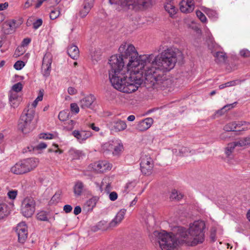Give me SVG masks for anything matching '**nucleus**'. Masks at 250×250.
Segmentation results:
<instances>
[{
	"label": "nucleus",
	"instance_id": "f257e3e1",
	"mask_svg": "<svg viewBox=\"0 0 250 250\" xmlns=\"http://www.w3.org/2000/svg\"><path fill=\"white\" fill-rule=\"evenodd\" d=\"M205 223L199 220L190 225L188 231L183 227H179L176 235L167 233L165 231H155L153 236L156 238L162 250H173L178 243H185L189 246H195L204 240Z\"/></svg>",
	"mask_w": 250,
	"mask_h": 250
},
{
	"label": "nucleus",
	"instance_id": "f03ea898",
	"mask_svg": "<svg viewBox=\"0 0 250 250\" xmlns=\"http://www.w3.org/2000/svg\"><path fill=\"white\" fill-rule=\"evenodd\" d=\"M122 59L117 56H111L108 63L110 66L109 70V78L113 87L116 89L126 93H131L136 91L142 84V80L127 67L123 66Z\"/></svg>",
	"mask_w": 250,
	"mask_h": 250
},
{
	"label": "nucleus",
	"instance_id": "7ed1b4c3",
	"mask_svg": "<svg viewBox=\"0 0 250 250\" xmlns=\"http://www.w3.org/2000/svg\"><path fill=\"white\" fill-rule=\"evenodd\" d=\"M148 55L152 56L149 62L143 64L142 68L136 66L133 69L132 71H134L137 75H140L139 77L142 79V84L147 89L164 87L167 81L164 72L160 69L159 66L153 64L154 55Z\"/></svg>",
	"mask_w": 250,
	"mask_h": 250
},
{
	"label": "nucleus",
	"instance_id": "20e7f679",
	"mask_svg": "<svg viewBox=\"0 0 250 250\" xmlns=\"http://www.w3.org/2000/svg\"><path fill=\"white\" fill-rule=\"evenodd\" d=\"M119 51L120 55L112 56H117L118 59H122L121 62H123V66H124V64L128 61L126 67L128 70H133L137 66L141 67L140 68L143 67V64L149 62L152 57V55L148 54L139 56L134 46L126 42L120 45Z\"/></svg>",
	"mask_w": 250,
	"mask_h": 250
},
{
	"label": "nucleus",
	"instance_id": "39448f33",
	"mask_svg": "<svg viewBox=\"0 0 250 250\" xmlns=\"http://www.w3.org/2000/svg\"><path fill=\"white\" fill-rule=\"evenodd\" d=\"M179 57L183 58L182 53L178 49L168 48L157 56H154L153 64L159 66L164 72L169 71L174 67Z\"/></svg>",
	"mask_w": 250,
	"mask_h": 250
},
{
	"label": "nucleus",
	"instance_id": "423d86ee",
	"mask_svg": "<svg viewBox=\"0 0 250 250\" xmlns=\"http://www.w3.org/2000/svg\"><path fill=\"white\" fill-rule=\"evenodd\" d=\"M111 4H118L122 9L137 10L140 7L147 8L152 6V0H109Z\"/></svg>",
	"mask_w": 250,
	"mask_h": 250
},
{
	"label": "nucleus",
	"instance_id": "0eeeda50",
	"mask_svg": "<svg viewBox=\"0 0 250 250\" xmlns=\"http://www.w3.org/2000/svg\"><path fill=\"white\" fill-rule=\"evenodd\" d=\"M35 111L33 109L25 108L20 118L18 124L19 129L23 134L30 132L34 128L32 121L34 119Z\"/></svg>",
	"mask_w": 250,
	"mask_h": 250
},
{
	"label": "nucleus",
	"instance_id": "6e6552de",
	"mask_svg": "<svg viewBox=\"0 0 250 250\" xmlns=\"http://www.w3.org/2000/svg\"><path fill=\"white\" fill-rule=\"evenodd\" d=\"M38 159L31 158L17 163V174H22L33 169L38 165Z\"/></svg>",
	"mask_w": 250,
	"mask_h": 250
},
{
	"label": "nucleus",
	"instance_id": "1a4fd4ad",
	"mask_svg": "<svg viewBox=\"0 0 250 250\" xmlns=\"http://www.w3.org/2000/svg\"><path fill=\"white\" fill-rule=\"evenodd\" d=\"M36 202L33 198L27 197L21 203V212L26 217H30L35 211Z\"/></svg>",
	"mask_w": 250,
	"mask_h": 250
},
{
	"label": "nucleus",
	"instance_id": "9d476101",
	"mask_svg": "<svg viewBox=\"0 0 250 250\" xmlns=\"http://www.w3.org/2000/svg\"><path fill=\"white\" fill-rule=\"evenodd\" d=\"M140 168L142 173L146 175H149L152 173L153 168V163L152 158L148 155H142L140 159Z\"/></svg>",
	"mask_w": 250,
	"mask_h": 250
},
{
	"label": "nucleus",
	"instance_id": "9b49d317",
	"mask_svg": "<svg viewBox=\"0 0 250 250\" xmlns=\"http://www.w3.org/2000/svg\"><path fill=\"white\" fill-rule=\"evenodd\" d=\"M72 134L81 144L84 143L88 138L92 136V133L90 131L83 129L74 130L72 131Z\"/></svg>",
	"mask_w": 250,
	"mask_h": 250
},
{
	"label": "nucleus",
	"instance_id": "f8f14e48",
	"mask_svg": "<svg viewBox=\"0 0 250 250\" xmlns=\"http://www.w3.org/2000/svg\"><path fill=\"white\" fill-rule=\"evenodd\" d=\"M17 233L19 243L23 244L27 238V227L25 222H21L17 226Z\"/></svg>",
	"mask_w": 250,
	"mask_h": 250
},
{
	"label": "nucleus",
	"instance_id": "ddd939ff",
	"mask_svg": "<svg viewBox=\"0 0 250 250\" xmlns=\"http://www.w3.org/2000/svg\"><path fill=\"white\" fill-rule=\"evenodd\" d=\"M52 58L50 54H45L43 58L42 72L45 76H48L51 70Z\"/></svg>",
	"mask_w": 250,
	"mask_h": 250
},
{
	"label": "nucleus",
	"instance_id": "4468645a",
	"mask_svg": "<svg viewBox=\"0 0 250 250\" xmlns=\"http://www.w3.org/2000/svg\"><path fill=\"white\" fill-rule=\"evenodd\" d=\"M94 0H84L83 3L80 9L79 15L83 18L87 16L93 6Z\"/></svg>",
	"mask_w": 250,
	"mask_h": 250
},
{
	"label": "nucleus",
	"instance_id": "2eb2a0df",
	"mask_svg": "<svg viewBox=\"0 0 250 250\" xmlns=\"http://www.w3.org/2000/svg\"><path fill=\"white\" fill-rule=\"evenodd\" d=\"M112 165L106 161H101L94 164L93 168L100 173H104L111 169Z\"/></svg>",
	"mask_w": 250,
	"mask_h": 250
},
{
	"label": "nucleus",
	"instance_id": "dca6fc26",
	"mask_svg": "<svg viewBox=\"0 0 250 250\" xmlns=\"http://www.w3.org/2000/svg\"><path fill=\"white\" fill-rule=\"evenodd\" d=\"M194 9L193 0H182L180 3V9L182 13H190Z\"/></svg>",
	"mask_w": 250,
	"mask_h": 250
},
{
	"label": "nucleus",
	"instance_id": "f3484780",
	"mask_svg": "<svg viewBox=\"0 0 250 250\" xmlns=\"http://www.w3.org/2000/svg\"><path fill=\"white\" fill-rule=\"evenodd\" d=\"M95 100V97L93 95L90 94L80 100V105L81 108L83 109L87 108H92L93 104Z\"/></svg>",
	"mask_w": 250,
	"mask_h": 250
},
{
	"label": "nucleus",
	"instance_id": "a211bd4d",
	"mask_svg": "<svg viewBox=\"0 0 250 250\" xmlns=\"http://www.w3.org/2000/svg\"><path fill=\"white\" fill-rule=\"evenodd\" d=\"M126 210L123 208L117 213L115 218L109 223V227L114 228L116 227L124 218Z\"/></svg>",
	"mask_w": 250,
	"mask_h": 250
},
{
	"label": "nucleus",
	"instance_id": "6ab92c4d",
	"mask_svg": "<svg viewBox=\"0 0 250 250\" xmlns=\"http://www.w3.org/2000/svg\"><path fill=\"white\" fill-rule=\"evenodd\" d=\"M153 120L151 118H147L140 121L137 125L136 128L140 131H144L148 129L152 125Z\"/></svg>",
	"mask_w": 250,
	"mask_h": 250
},
{
	"label": "nucleus",
	"instance_id": "aec40b11",
	"mask_svg": "<svg viewBox=\"0 0 250 250\" xmlns=\"http://www.w3.org/2000/svg\"><path fill=\"white\" fill-rule=\"evenodd\" d=\"M16 28V22L14 20L4 22L2 25V31L5 34L13 33Z\"/></svg>",
	"mask_w": 250,
	"mask_h": 250
},
{
	"label": "nucleus",
	"instance_id": "412c9836",
	"mask_svg": "<svg viewBox=\"0 0 250 250\" xmlns=\"http://www.w3.org/2000/svg\"><path fill=\"white\" fill-rule=\"evenodd\" d=\"M110 125L116 132L124 130L127 127L125 122L120 119L113 121L110 123Z\"/></svg>",
	"mask_w": 250,
	"mask_h": 250
},
{
	"label": "nucleus",
	"instance_id": "4be33fe9",
	"mask_svg": "<svg viewBox=\"0 0 250 250\" xmlns=\"http://www.w3.org/2000/svg\"><path fill=\"white\" fill-rule=\"evenodd\" d=\"M67 53L71 58L76 60L79 56V48L74 44H70L68 47Z\"/></svg>",
	"mask_w": 250,
	"mask_h": 250
},
{
	"label": "nucleus",
	"instance_id": "5701e85b",
	"mask_svg": "<svg viewBox=\"0 0 250 250\" xmlns=\"http://www.w3.org/2000/svg\"><path fill=\"white\" fill-rule=\"evenodd\" d=\"M29 54H25L22 58V60H17L16 69L17 70H21L25 65L29 58Z\"/></svg>",
	"mask_w": 250,
	"mask_h": 250
},
{
	"label": "nucleus",
	"instance_id": "b1692460",
	"mask_svg": "<svg viewBox=\"0 0 250 250\" xmlns=\"http://www.w3.org/2000/svg\"><path fill=\"white\" fill-rule=\"evenodd\" d=\"M124 150V146L122 144L118 143L113 144V148H112V154L115 156H119Z\"/></svg>",
	"mask_w": 250,
	"mask_h": 250
},
{
	"label": "nucleus",
	"instance_id": "393cba45",
	"mask_svg": "<svg viewBox=\"0 0 250 250\" xmlns=\"http://www.w3.org/2000/svg\"><path fill=\"white\" fill-rule=\"evenodd\" d=\"M16 92V84H14L11 88L9 94V103L12 107L15 108V104L16 103V94H14L13 92Z\"/></svg>",
	"mask_w": 250,
	"mask_h": 250
},
{
	"label": "nucleus",
	"instance_id": "a878e982",
	"mask_svg": "<svg viewBox=\"0 0 250 250\" xmlns=\"http://www.w3.org/2000/svg\"><path fill=\"white\" fill-rule=\"evenodd\" d=\"M215 57V61L217 63H221L225 62L227 59L226 54L222 52H217L213 54Z\"/></svg>",
	"mask_w": 250,
	"mask_h": 250
},
{
	"label": "nucleus",
	"instance_id": "bb28decb",
	"mask_svg": "<svg viewBox=\"0 0 250 250\" xmlns=\"http://www.w3.org/2000/svg\"><path fill=\"white\" fill-rule=\"evenodd\" d=\"M83 184L81 181L77 182L74 186V194L77 196L81 195L83 192Z\"/></svg>",
	"mask_w": 250,
	"mask_h": 250
},
{
	"label": "nucleus",
	"instance_id": "cd10ccee",
	"mask_svg": "<svg viewBox=\"0 0 250 250\" xmlns=\"http://www.w3.org/2000/svg\"><path fill=\"white\" fill-rule=\"evenodd\" d=\"M236 146L243 147L250 145V137H247L241 138L235 141Z\"/></svg>",
	"mask_w": 250,
	"mask_h": 250
},
{
	"label": "nucleus",
	"instance_id": "c85d7f7f",
	"mask_svg": "<svg viewBox=\"0 0 250 250\" xmlns=\"http://www.w3.org/2000/svg\"><path fill=\"white\" fill-rule=\"evenodd\" d=\"M226 131H237V123L235 122H231L226 125L223 128Z\"/></svg>",
	"mask_w": 250,
	"mask_h": 250
},
{
	"label": "nucleus",
	"instance_id": "c756f323",
	"mask_svg": "<svg viewBox=\"0 0 250 250\" xmlns=\"http://www.w3.org/2000/svg\"><path fill=\"white\" fill-rule=\"evenodd\" d=\"M237 131H245L250 129V123L245 121L237 122Z\"/></svg>",
	"mask_w": 250,
	"mask_h": 250
},
{
	"label": "nucleus",
	"instance_id": "7c9ffc66",
	"mask_svg": "<svg viewBox=\"0 0 250 250\" xmlns=\"http://www.w3.org/2000/svg\"><path fill=\"white\" fill-rule=\"evenodd\" d=\"M165 9L171 17L175 15L176 13L175 7L171 3L170 1L167 2L165 4Z\"/></svg>",
	"mask_w": 250,
	"mask_h": 250
},
{
	"label": "nucleus",
	"instance_id": "2f4dec72",
	"mask_svg": "<svg viewBox=\"0 0 250 250\" xmlns=\"http://www.w3.org/2000/svg\"><path fill=\"white\" fill-rule=\"evenodd\" d=\"M237 146L234 142L228 144L225 148V153L227 157H230L235 147Z\"/></svg>",
	"mask_w": 250,
	"mask_h": 250
},
{
	"label": "nucleus",
	"instance_id": "473e14b6",
	"mask_svg": "<svg viewBox=\"0 0 250 250\" xmlns=\"http://www.w3.org/2000/svg\"><path fill=\"white\" fill-rule=\"evenodd\" d=\"M31 41V39L29 38H25L22 40V41L21 42V46H19L18 47V49L19 50H20V49H21L22 52H21V53H20V54L17 53V57L20 56L23 53V52H25V50H24V48H23L24 47L27 46L30 43Z\"/></svg>",
	"mask_w": 250,
	"mask_h": 250
},
{
	"label": "nucleus",
	"instance_id": "72a5a7b5",
	"mask_svg": "<svg viewBox=\"0 0 250 250\" xmlns=\"http://www.w3.org/2000/svg\"><path fill=\"white\" fill-rule=\"evenodd\" d=\"M237 104V102H234L231 104H228L225 105L223 107H222L221 109L218 110L216 112V114H219V115H222L225 113L227 111L233 108L234 107V105Z\"/></svg>",
	"mask_w": 250,
	"mask_h": 250
},
{
	"label": "nucleus",
	"instance_id": "f704fd0d",
	"mask_svg": "<svg viewBox=\"0 0 250 250\" xmlns=\"http://www.w3.org/2000/svg\"><path fill=\"white\" fill-rule=\"evenodd\" d=\"M62 194L61 190H58L51 198L49 203L50 204H56L61 200V195Z\"/></svg>",
	"mask_w": 250,
	"mask_h": 250
},
{
	"label": "nucleus",
	"instance_id": "c9c22d12",
	"mask_svg": "<svg viewBox=\"0 0 250 250\" xmlns=\"http://www.w3.org/2000/svg\"><path fill=\"white\" fill-rule=\"evenodd\" d=\"M48 213L45 211H41L37 214V219L38 220L42 221H48Z\"/></svg>",
	"mask_w": 250,
	"mask_h": 250
},
{
	"label": "nucleus",
	"instance_id": "e433bc0d",
	"mask_svg": "<svg viewBox=\"0 0 250 250\" xmlns=\"http://www.w3.org/2000/svg\"><path fill=\"white\" fill-rule=\"evenodd\" d=\"M183 197V195L179 192L177 190L173 189L172 190L171 195L170 196V198L171 200H175L179 201L181 200Z\"/></svg>",
	"mask_w": 250,
	"mask_h": 250
},
{
	"label": "nucleus",
	"instance_id": "4c0bfd02",
	"mask_svg": "<svg viewBox=\"0 0 250 250\" xmlns=\"http://www.w3.org/2000/svg\"><path fill=\"white\" fill-rule=\"evenodd\" d=\"M191 151L189 149L186 147H182L178 151V153L177 155L181 157H186L188 156Z\"/></svg>",
	"mask_w": 250,
	"mask_h": 250
},
{
	"label": "nucleus",
	"instance_id": "58836bf2",
	"mask_svg": "<svg viewBox=\"0 0 250 250\" xmlns=\"http://www.w3.org/2000/svg\"><path fill=\"white\" fill-rule=\"evenodd\" d=\"M58 118L61 121H66L69 118V112L68 110H63L60 112Z\"/></svg>",
	"mask_w": 250,
	"mask_h": 250
},
{
	"label": "nucleus",
	"instance_id": "ea45409f",
	"mask_svg": "<svg viewBox=\"0 0 250 250\" xmlns=\"http://www.w3.org/2000/svg\"><path fill=\"white\" fill-rule=\"evenodd\" d=\"M112 148H113V144L109 142L106 143L102 146V150L104 152H112Z\"/></svg>",
	"mask_w": 250,
	"mask_h": 250
},
{
	"label": "nucleus",
	"instance_id": "a19ab883",
	"mask_svg": "<svg viewBox=\"0 0 250 250\" xmlns=\"http://www.w3.org/2000/svg\"><path fill=\"white\" fill-rule=\"evenodd\" d=\"M237 81V80L227 82L225 83L220 84L219 86V88L220 89H223L226 87L234 86V85H236Z\"/></svg>",
	"mask_w": 250,
	"mask_h": 250
},
{
	"label": "nucleus",
	"instance_id": "79ce46f5",
	"mask_svg": "<svg viewBox=\"0 0 250 250\" xmlns=\"http://www.w3.org/2000/svg\"><path fill=\"white\" fill-rule=\"evenodd\" d=\"M60 14V10L58 8L52 10L50 13V18L51 20L57 19Z\"/></svg>",
	"mask_w": 250,
	"mask_h": 250
},
{
	"label": "nucleus",
	"instance_id": "37998d69",
	"mask_svg": "<svg viewBox=\"0 0 250 250\" xmlns=\"http://www.w3.org/2000/svg\"><path fill=\"white\" fill-rule=\"evenodd\" d=\"M6 206L4 204H0V219L6 215Z\"/></svg>",
	"mask_w": 250,
	"mask_h": 250
},
{
	"label": "nucleus",
	"instance_id": "c03bdc74",
	"mask_svg": "<svg viewBox=\"0 0 250 250\" xmlns=\"http://www.w3.org/2000/svg\"><path fill=\"white\" fill-rule=\"evenodd\" d=\"M197 16L202 22H206L207 18L205 15L200 10H197L196 12Z\"/></svg>",
	"mask_w": 250,
	"mask_h": 250
},
{
	"label": "nucleus",
	"instance_id": "a18cd8bd",
	"mask_svg": "<svg viewBox=\"0 0 250 250\" xmlns=\"http://www.w3.org/2000/svg\"><path fill=\"white\" fill-rule=\"evenodd\" d=\"M42 24V20L41 19H38L33 23V28L36 30L38 29Z\"/></svg>",
	"mask_w": 250,
	"mask_h": 250
},
{
	"label": "nucleus",
	"instance_id": "49530a36",
	"mask_svg": "<svg viewBox=\"0 0 250 250\" xmlns=\"http://www.w3.org/2000/svg\"><path fill=\"white\" fill-rule=\"evenodd\" d=\"M69 153L71 155H73V159H78L81 153V152L75 149H72L69 151Z\"/></svg>",
	"mask_w": 250,
	"mask_h": 250
},
{
	"label": "nucleus",
	"instance_id": "de8ad7c7",
	"mask_svg": "<svg viewBox=\"0 0 250 250\" xmlns=\"http://www.w3.org/2000/svg\"><path fill=\"white\" fill-rule=\"evenodd\" d=\"M54 135L51 133H41L39 134V138L43 139H51Z\"/></svg>",
	"mask_w": 250,
	"mask_h": 250
},
{
	"label": "nucleus",
	"instance_id": "09e8293b",
	"mask_svg": "<svg viewBox=\"0 0 250 250\" xmlns=\"http://www.w3.org/2000/svg\"><path fill=\"white\" fill-rule=\"evenodd\" d=\"M70 109L72 112L77 114L79 112V107L77 104L72 103L70 104Z\"/></svg>",
	"mask_w": 250,
	"mask_h": 250
},
{
	"label": "nucleus",
	"instance_id": "8fccbe9b",
	"mask_svg": "<svg viewBox=\"0 0 250 250\" xmlns=\"http://www.w3.org/2000/svg\"><path fill=\"white\" fill-rule=\"evenodd\" d=\"M207 14L209 18H211L213 19L217 18V14L215 11L209 10Z\"/></svg>",
	"mask_w": 250,
	"mask_h": 250
},
{
	"label": "nucleus",
	"instance_id": "3c124183",
	"mask_svg": "<svg viewBox=\"0 0 250 250\" xmlns=\"http://www.w3.org/2000/svg\"><path fill=\"white\" fill-rule=\"evenodd\" d=\"M240 54L243 57H249L250 56V51L248 49H242L240 51Z\"/></svg>",
	"mask_w": 250,
	"mask_h": 250
},
{
	"label": "nucleus",
	"instance_id": "603ef678",
	"mask_svg": "<svg viewBox=\"0 0 250 250\" xmlns=\"http://www.w3.org/2000/svg\"><path fill=\"white\" fill-rule=\"evenodd\" d=\"M86 205L92 208L96 205L95 200L92 198L89 199L86 202Z\"/></svg>",
	"mask_w": 250,
	"mask_h": 250
},
{
	"label": "nucleus",
	"instance_id": "864d4df0",
	"mask_svg": "<svg viewBox=\"0 0 250 250\" xmlns=\"http://www.w3.org/2000/svg\"><path fill=\"white\" fill-rule=\"evenodd\" d=\"M117 197H118V194L115 191L111 192L109 194V198L111 201H114L116 200L117 199Z\"/></svg>",
	"mask_w": 250,
	"mask_h": 250
},
{
	"label": "nucleus",
	"instance_id": "5fc2aeb1",
	"mask_svg": "<svg viewBox=\"0 0 250 250\" xmlns=\"http://www.w3.org/2000/svg\"><path fill=\"white\" fill-rule=\"evenodd\" d=\"M36 0H27L24 4V7L25 8H28L30 6L35 4Z\"/></svg>",
	"mask_w": 250,
	"mask_h": 250
},
{
	"label": "nucleus",
	"instance_id": "6e6d98bb",
	"mask_svg": "<svg viewBox=\"0 0 250 250\" xmlns=\"http://www.w3.org/2000/svg\"><path fill=\"white\" fill-rule=\"evenodd\" d=\"M72 210V207L69 205H64L63 207V210L65 213H68L70 212Z\"/></svg>",
	"mask_w": 250,
	"mask_h": 250
},
{
	"label": "nucleus",
	"instance_id": "4d7b16f0",
	"mask_svg": "<svg viewBox=\"0 0 250 250\" xmlns=\"http://www.w3.org/2000/svg\"><path fill=\"white\" fill-rule=\"evenodd\" d=\"M7 195L10 199H14L16 198V190H12L8 192Z\"/></svg>",
	"mask_w": 250,
	"mask_h": 250
},
{
	"label": "nucleus",
	"instance_id": "13d9d810",
	"mask_svg": "<svg viewBox=\"0 0 250 250\" xmlns=\"http://www.w3.org/2000/svg\"><path fill=\"white\" fill-rule=\"evenodd\" d=\"M46 147H47V145L46 143H43V142H41L37 145V148L38 149H42L45 148Z\"/></svg>",
	"mask_w": 250,
	"mask_h": 250
},
{
	"label": "nucleus",
	"instance_id": "bf43d9fd",
	"mask_svg": "<svg viewBox=\"0 0 250 250\" xmlns=\"http://www.w3.org/2000/svg\"><path fill=\"white\" fill-rule=\"evenodd\" d=\"M89 126L96 132H98L100 130V128L96 126L94 123L90 124Z\"/></svg>",
	"mask_w": 250,
	"mask_h": 250
},
{
	"label": "nucleus",
	"instance_id": "052dcab7",
	"mask_svg": "<svg viewBox=\"0 0 250 250\" xmlns=\"http://www.w3.org/2000/svg\"><path fill=\"white\" fill-rule=\"evenodd\" d=\"M22 87H23V84L21 83V82L17 83V84H16L17 93L20 92L22 90Z\"/></svg>",
	"mask_w": 250,
	"mask_h": 250
},
{
	"label": "nucleus",
	"instance_id": "680f3d73",
	"mask_svg": "<svg viewBox=\"0 0 250 250\" xmlns=\"http://www.w3.org/2000/svg\"><path fill=\"white\" fill-rule=\"evenodd\" d=\"M68 92L70 95H74L77 93V90L75 88L72 87H69L68 88Z\"/></svg>",
	"mask_w": 250,
	"mask_h": 250
},
{
	"label": "nucleus",
	"instance_id": "e2e57ef3",
	"mask_svg": "<svg viewBox=\"0 0 250 250\" xmlns=\"http://www.w3.org/2000/svg\"><path fill=\"white\" fill-rule=\"evenodd\" d=\"M82 211L81 208L80 206H76L74 209V214L76 215L79 214Z\"/></svg>",
	"mask_w": 250,
	"mask_h": 250
},
{
	"label": "nucleus",
	"instance_id": "0e129e2a",
	"mask_svg": "<svg viewBox=\"0 0 250 250\" xmlns=\"http://www.w3.org/2000/svg\"><path fill=\"white\" fill-rule=\"evenodd\" d=\"M39 94L38 96L36 99V101H38V102L39 101H41L42 100L43 95V92H41V90H40Z\"/></svg>",
	"mask_w": 250,
	"mask_h": 250
},
{
	"label": "nucleus",
	"instance_id": "69168bd1",
	"mask_svg": "<svg viewBox=\"0 0 250 250\" xmlns=\"http://www.w3.org/2000/svg\"><path fill=\"white\" fill-rule=\"evenodd\" d=\"M38 102L36 101V100L35 99L33 102L32 103V104H31V106L32 107H29V106H28V107L26 108H28V109H33L35 110V107L37 106V104H38Z\"/></svg>",
	"mask_w": 250,
	"mask_h": 250
},
{
	"label": "nucleus",
	"instance_id": "338daca9",
	"mask_svg": "<svg viewBox=\"0 0 250 250\" xmlns=\"http://www.w3.org/2000/svg\"><path fill=\"white\" fill-rule=\"evenodd\" d=\"M8 6V4L7 2H5L4 3H0V11L6 9Z\"/></svg>",
	"mask_w": 250,
	"mask_h": 250
},
{
	"label": "nucleus",
	"instance_id": "774afa93",
	"mask_svg": "<svg viewBox=\"0 0 250 250\" xmlns=\"http://www.w3.org/2000/svg\"><path fill=\"white\" fill-rule=\"evenodd\" d=\"M42 1L41 0H38V1L36 3H35V7L36 8H38L41 6V5L42 3Z\"/></svg>",
	"mask_w": 250,
	"mask_h": 250
}]
</instances>
